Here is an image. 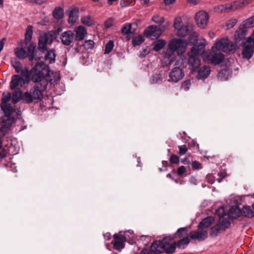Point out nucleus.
<instances>
[{"mask_svg": "<svg viewBox=\"0 0 254 254\" xmlns=\"http://www.w3.org/2000/svg\"><path fill=\"white\" fill-rule=\"evenodd\" d=\"M190 239L189 237H185L176 243L174 242V237L169 236L162 240L154 242L151 244V249L156 254H159L163 252L167 254H173L175 252L177 246L180 249H185L190 243Z\"/></svg>", "mask_w": 254, "mask_h": 254, "instance_id": "1", "label": "nucleus"}, {"mask_svg": "<svg viewBox=\"0 0 254 254\" xmlns=\"http://www.w3.org/2000/svg\"><path fill=\"white\" fill-rule=\"evenodd\" d=\"M35 60L38 63L29 71V76L33 82L39 84L42 89H46L49 80V66L43 63L41 57L36 56Z\"/></svg>", "mask_w": 254, "mask_h": 254, "instance_id": "2", "label": "nucleus"}, {"mask_svg": "<svg viewBox=\"0 0 254 254\" xmlns=\"http://www.w3.org/2000/svg\"><path fill=\"white\" fill-rule=\"evenodd\" d=\"M198 35L194 32L190 36V40L197 41L196 44L191 49L190 52L188 53L189 56L188 64L190 65V69L192 71H194L198 69L200 65V55L204 53L205 47L207 44L206 40L204 38H200L197 40Z\"/></svg>", "mask_w": 254, "mask_h": 254, "instance_id": "3", "label": "nucleus"}, {"mask_svg": "<svg viewBox=\"0 0 254 254\" xmlns=\"http://www.w3.org/2000/svg\"><path fill=\"white\" fill-rule=\"evenodd\" d=\"M186 47V44L184 40L177 39L173 40L169 43V48L164 55L163 62L165 63V65H169L175 61V51L184 52Z\"/></svg>", "mask_w": 254, "mask_h": 254, "instance_id": "4", "label": "nucleus"}, {"mask_svg": "<svg viewBox=\"0 0 254 254\" xmlns=\"http://www.w3.org/2000/svg\"><path fill=\"white\" fill-rule=\"evenodd\" d=\"M29 71L27 68H24L20 74H15L11 77L10 88L13 90L17 87H23L28 84L29 81Z\"/></svg>", "mask_w": 254, "mask_h": 254, "instance_id": "5", "label": "nucleus"}, {"mask_svg": "<svg viewBox=\"0 0 254 254\" xmlns=\"http://www.w3.org/2000/svg\"><path fill=\"white\" fill-rule=\"evenodd\" d=\"M237 44L231 43L227 38H222L212 47V51H221L227 53H233L236 50Z\"/></svg>", "mask_w": 254, "mask_h": 254, "instance_id": "6", "label": "nucleus"}, {"mask_svg": "<svg viewBox=\"0 0 254 254\" xmlns=\"http://www.w3.org/2000/svg\"><path fill=\"white\" fill-rule=\"evenodd\" d=\"M210 223H199L198 229L196 231L191 232L190 234V238L192 240L202 241L205 240L208 236V233L205 230Z\"/></svg>", "mask_w": 254, "mask_h": 254, "instance_id": "7", "label": "nucleus"}, {"mask_svg": "<svg viewBox=\"0 0 254 254\" xmlns=\"http://www.w3.org/2000/svg\"><path fill=\"white\" fill-rule=\"evenodd\" d=\"M182 19L181 18H177L175 19L174 27L177 31V34L179 37H184L186 36L191 29L190 24L181 25Z\"/></svg>", "mask_w": 254, "mask_h": 254, "instance_id": "8", "label": "nucleus"}, {"mask_svg": "<svg viewBox=\"0 0 254 254\" xmlns=\"http://www.w3.org/2000/svg\"><path fill=\"white\" fill-rule=\"evenodd\" d=\"M14 110L11 111L9 113H4V115L2 117L1 123V131L3 135H5L7 132V129L9 128L14 123V118L12 116V114Z\"/></svg>", "mask_w": 254, "mask_h": 254, "instance_id": "9", "label": "nucleus"}, {"mask_svg": "<svg viewBox=\"0 0 254 254\" xmlns=\"http://www.w3.org/2000/svg\"><path fill=\"white\" fill-rule=\"evenodd\" d=\"M36 56L41 57L43 63L47 64H52L55 62L56 54L53 50L36 51Z\"/></svg>", "mask_w": 254, "mask_h": 254, "instance_id": "10", "label": "nucleus"}, {"mask_svg": "<svg viewBox=\"0 0 254 254\" xmlns=\"http://www.w3.org/2000/svg\"><path fill=\"white\" fill-rule=\"evenodd\" d=\"M164 29L161 27L151 25L144 30V35L152 39H157L161 35Z\"/></svg>", "mask_w": 254, "mask_h": 254, "instance_id": "11", "label": "nucleus"}, {"mask_svg": "<svg viewBox=\"0 0 254 254\" xmlns=\"http://www.w3.org/2000/svg\"><path fill=\"white\" fill-rule=\"evenodd\" d=\"M53 40L52 34L49 32L41 35L39 39L38 51H45L47 50L48 45L51 44Z\"/></svg>", "mask_w": 254, "mask_h": 254, "instance_id": "12", "label": "nucleus"}, {"mask_svg": "<svg viewBox=\"0 0 254 254\" xmlns=\"http://www.w3.org/2000/svg\"><path fill=\"white\" fill-rule=\"evenodd\" d=\"M254 53V38L249 39H247V42L243 49L242 55L243 58L250 59Z\"/></svg>", "mask_w": 254, "mask_h": 254, "instance_id": "13", "label": "nucleus"}, {"mask_svg": "<svg viewBox=\"0 0 254 254\" xmlns=\"http://www.w3.org/2000/svg\"><path fill=\"white\" fill-rule=\"evenodd\" d=\"M113 238L114 240L112 243L115 250L119 251L124 248L125 242L127 239L122 232L115 234L113 236Z\"/></svg>", "mask_w": 254, "mask_h": 254, "instance_id": "14", "label": "nucleus"}, {"mask_svg": "<svg viewBox=\"0 0 254 254\" xmlns=\"http://www.w3.org/2000/svg\"><path fill=\"white\" fill-rule=\"evenodd\" d=\"M217 51L206 53L204 56V60L214 64L221 63L224 59V55L221 53H216Z\"/></svg>", "mask_w": 254, "mask_h": 254, "instance_id": "15", "label": "nucleus"}, {"mask_svg": "<svg viewBox=\"0 0 254 254\" xmlns=\"http://www.w3.org/2000/svg\"><path fill=\"white\" fill-rule=\"evenodd\" d=\"M11 99V94L9 92L3 93L1 99L0 107L4 113H9L13 110L11 104L8 103Z\"/></svg>", "mask_w": 254, "mask_h": 254, "instance_id": "16", "label": "nucleus"}, {"mask_svg": "<svg viewBox=\"0 0 254 254\" xmlns=\"http://www.w3.org/2000/svg\"><path fill=\"white\" fill-rule=\"evenodd\" d=\"M209 16L204 11H199L195 15V20L197 25L202 28H204L207 24Z\"/></svg>", "mask_w": 254, "mask_h": 254, "instance_id": "17", "label": "nucleus"}, {"mask_svg": "<svg viewBox=\"0 0 254 254\" xmlns=\"http://www.w3.org/2000/svg\"><path fill=\"white\" fill-rule=\"evenodd\" d=\"M184 76V73L180 67L173 68L169 75L168 81L177 82L181 80Z\"/></svg>", "mask_w": 254, "mask_h": 254, "instance_id": "18", "label": "nucleus"}, {"mask_svg": "<svg viewBox=\"0 0 254 254\" xmlns=\"http://www.w3.org/2000/svg\"><path fill=\"white\" fill-rule=\"evenodd\" d=\"M74 39V33L71 30L63 32L60 37L62 43L65 46H70Z\"/></svg>", "mask_w": 254, "mask_h": 254, "instance_id": "19", "label": "nucleus"}, {"mask_svg": "<svg viewBox=\"0 0 254 254\" xmlns=\"http://www.w3.org/2000/svg\"><path fill=\"white\" fill-rule=\"evenodd\" d=\"M250 0H244L243 1H235L232 3H226L223 4L225 12L231 10H234L239 7H240L242 5L249 3Z\"/></svg>", "mask_w": 254, "mask_h": 254, "instance_id": "20", "label": "nucleus"}, {"mask_svg": "<svg viewBox=\"0 0 254 254\" xmlns=\"http://www.w3.org/2000/svg\"><path fill=\"white\" fill-rule=\"evenodd\" d=\"M230 224L231 223H216V225L211 227L210 235L213 237L218 235L219 233L228 228Z\"/></svg>", "mask_w": 254, "mask_h": 254, "instance_id": "21", "label": "nucleus"}, {"mask_svg": "<svg viewBox=\"0 0 254 254\" xmlns=\"http://www.w3.org/2000/svg\"><path fill=\"white\" fill-rule=\"evenodd\" d=\"M46 89H42L39 84H37L33 88H31L30 92L35 100H41L43 98V91Z\"/></svg>", "mask_w": 254, "mask_h": 254, "instance_id": "22", "label": "nucleus"}, {"mask_svg": "<svg viewBox=\"0 0 254 254\" xmlns=\"http://www.w3.org/2000/svg\"><path fill=\"white\" fill-rule=\"evenodd\" d=\"M73 32L74 33V39L77 41L83 40L87 34L86 30L83 26L76 27Z\"/></svg>", "mask_w": 254, "mask_h": 254, "instance_id": "23", "label": "nucleus"}, {"mask_svg": "<svg viewBox=\"0 0 254 254\" xmlns=\"http://www.w3.org/2000/svg\"><path fill=\"white\" fill-rule=\"evenodd\" d=\"M241 210L237 206H233L230 208L228 213V220H233L241 216Z\"/></svg>", "mask_w": 254, "mask_h": 254, "instance_id": "24", "label": "nucleus"}, {"mask_svg": "<svg viewBox=\"0 0 254 254\" xmlns=\"http://www.w3.org/2000/svg\"><path fill=\"white\" fill-rule=\"evenodd\" d=\"M215 214L219 218L218 222H229L228 214L226 213L224 207L218 208L216 210Z\"/></svg>", "mask_w": 254, "mask_h": 254, "instance_id": "25", "label": "nucleus"}, {"mask_svg": "<svg viewBox=\"0 0 254 254\" xmlns=\"http://www.w3.org/2000/svg\"><path fill=\"white\" fill-rule=\"evenodd\" d=\"M247 30L245 25H241L235 34V39L236 42H240L241 40L244 39L246 36Z\"/></svg>", "mask_w": 254, "mask_h": 254, "instance_id": "26", "label": "nucleus"}, {"mask_svg": "<svg viewBox=\"0 0 254 254\" xmlns=\"http://www.w3.org/2000/svg\"><path fill=\"white\" fill-rule=\"evenodd\" d=\"M211 70L209 66H204L198 70L197 78L198 79H205L208 76Z\"/></svg>", "mask_w": 254, "mask_h": 254, "instance_id": "27", "label": "nucleus"}, {"mask_svg": "<svg viewBox=\"0 0 254 254\" xmlns=\"http://www.w3.org/2000/svg\"><path fill=\"white\" fill-rule=\"evenodd\" d=\"M78 9L77 8H74L70 11L68 19L69 24L72 25L75 23L78 18Z\"/></svg>", "mask_w": 254, "mask_h": 254, "instance_id": "28", "label": "nucleus"}, {"mask_svg": "<svg viewBox=\"0 0 254 254\" xmlns=\"http://www.w3.org/2000/svg\"><path fill=\"white\" fill-rule=\"evenodd\" d=\"M23 93L22 91L20 89H17L12 93L11 95V100L13 104H16L22 99Z\"/></svg>", "mask_w": 254, "mask_h": 254, "instance_id": "29", "label": "nucleus"}, {"mask_svg": "<svg viewBox=\"0 0 254 254\" xmlns=\"http://www.w3.org/2000/svg\"><path fill=\"white\" fill-rule=\"evenodd\" d=\"M241 215L247 217L254 216V212L250 206H244L241 210Z\"/></svg>", "mask_w": 254, "mask_h": 254, "instance_id": "30", "label": "nucleus"}, {"mask_svg": "<svg viewBox=\"0 0 254 254\" xmlns=\"http://www.w3.org/2000/svg\"><path fill=\"white\" fill-rule=\"evenodd\" d=\"M188 229L187 227L181 228L175 233L174 237L179 239L188 237Z\"/></svg>", "mask_w": 254, "mask_h": 254, "instance_id": "31", "label": "nucleus"}, {"mask_svg": "<svg viewBox=\"0 0 254 254\" xmlns=\"http://www.w3.org/2000/svg\"><path fill=\"white\" fill-rule=\"evenodd\" d=\"M64 14V9L61 7H56L53 11V17L57 20L63 18Z\"/></svg>", "mask_w": 254, "mask_h": 254, "instance_id": "32", "label": "nucleus"}, {"mask_svg": "<svg viewBox=\"0 0 254 254\" xmlns=\"http://www.w3.org/2000/svg\"><path fill=\"white\" fill-rule=\"evenodd\" d=\"M81 22L85 25L91 26L95 23L93 18L90 15H85L81 18Z\"/></svg>", "mask_w": 254, "mask_h": 254, "instance_id": "33", "label": "nucleus"}, {"mask_svg": "<svg viewBox=\"0 0 254 254\" xmlns=\"http://www.w3.org/2000/svg\"><path fill=\"white\" fill-rule=\"evenodd\" d=\"M15 54L16 57L19 59H23L28 57L26 50L23 48H16L15 50Z\"/></svg>", "mask_w": 254, "mask_h": 254, "instance_id": "34", "label": "nucleus"}, {"mask_svg": "<svg viewBox=\"0 0 254 254\" xmlns=\"http://www.w3.org/2000/svg\"><path fill=\"white\" fill-rule=\"evenodd\" d=\"M11 62L16 72L21 73L23 69L22 68V65L20 62L17 61L16 59H14L11 60Z\"/></svg>", "mask_w": 254, "mask_h": 254, "instance_id": "35", "label": "nucleus"}, {"mask_svg": "<svg viewBox=\"0 0 254 254\" xmlns=\"http://www.w3.org/2000/svg\"><path fill=\"white\" fill-rule=\"evenodd\" d=\"M35 46L30 44V45L27 48V55L29 61H32L33 59L35 60L36 57V53L34 54Z\"/></svg>", "mask_w": 254, "mask_h": 254, "instance_id": "36", "label": "nucleus"}, {"mask_svg": "<svg viewBox=\"0 0 254 254\" xmlns=\"http://www.w3.org/2000/svg\"><path fill=\"white\" fill-rule=\"evenodd\" d=\"M131 23H127L122 27V33L123 35H127V37L131 33Z\"/></svg>", "mask_w": 254, "mask_h": 254, "instance_id": "37", "label": "nucleus"}, {"mask_svg": "<svg viewBox=\"0 0 254 254\" xmlns=\"http://www.w3.org/2000/svg\"><path fill=\"white\" fill-rule=\"evenodd\" d=\"M165 44L166 42L164 40L162 39H159L155 42L154 44L153 49L155 51H158L162 49Z\"/></svg>", "mask_w": 254, "mask_h": 254, "instance_id": "38", "label": "nucleus"}, {"mask_svg": "<svg viewBox=\"0 0 254 254\" xmlns=\"http://www.w3.org/2000/svg\"><path fill=\"white\" fill-rule=\"evenodd\" d=\"M230 71L226 69H224L218 74V78L221 80H225L228 79Z\"/></svg>", "mask_w": 254, "mask_h": 254, "instance_id": "39", "label": "nucleus"}, {"mask_svg": "<svg viewBox=\"0 0 254 254\" xmlns=\"http://www.w3.org/2000/svg\"><path fill=\"white\" fill-rule=\"evenodd\" d=\"M22 99L27 103H31L35 100L30 91L25 92L23 94Z\"/></svg>", "mask_w": 254, "mask_h": 254, "instance_id": "40", "label": "nucleus"}, {"mask_svg": "<svg viewBox=\"0 0 254 254\" xmlns=\"http://www.w3.org/2000/svg\"><path fill=\"white\" fill-rule=\"evenodd\" d=\"M151 241V237L147 235H142L140 236L138 241L142 243L144 245H147Z\"/></svg>", "mask_w": 254, "mask_h": 254, "instance_id": "41", "label": "nucleus"}, {"mask_svg": "<svg viewBox=\"0 0 254 254\" xmlns=\"http://www.w3.org/2000/svg\"><path fill=\"white\" fill-rule=\"evenodd\" d=\"M33 34L32 26L28 25L26 28V33L25 34V38L26 41H29L31 40Z\"/></svg>", "mask_w": 254, "mask_h": 254, "instance_id": "42", "label": "nucleus"}, {"mask_svg": "<svg viewBox=\"0 0 254 254\" xmlns=\"http://www.w3.org/2000/svg\"><path fill=\"white\" fill-rule=\"evenodd\" d=\"M144 41V39L142 36L139 35L137 36L134 37L132 39V44L134 46H139L142 44Z\"/></svg>", "mask_w": 254, "mask_h": 254, "instance_id": "43", "label": "nucleus"}, {"mask_svg": "<svg viewBox=\"0 0 254 254\" xmlns=\"http://www.w3.org/2000/svg\"><path fill=\"white\" fill-rule=\"evenodd\" d=\"M114 47V43L113 41L110 40L105 45V54H109L112 51Z\"/></svg>", "mask_w": 254, "mask_h": 254, "instance_id": "44", "label": "nucleus"}, {"mask_svg": "<svg viewBox=\"0 0 254 254\" xmlns=\"http://www.w3.org/2000/svg\"><path fill=\"white\" fill-rule=\"evenodd\" d=\"M162 79V75L161 74H156L152 76L150 82L152 84H156L159 83Z\"/></svg>", "mask_w": 254, "mask_h": 254, "instance_id": "45", "label": "nucleus"}, {"mask_svg": "<svg viewBox=\"0 0 254 254\" xmlns=\"http://www.w3.org/2000/svg\"><path fill=\"white\" fill-rule=\"evenodd\" d=\"M152 20L153 22L158 23L162 24L164 22V18L163 16L159 15H155L152 17Z\"/></svg>", "mask_w": 254, "mask_h": 254, "instance_id": "46", "label": "nucleus"}, {"mask_svg": "<svg viewBox=\"0 0 254 254\" xmlns=\"http://www.w3.org/2000/svg\"><path fill=\"white\" fill-rule=\"evenodd\" d=\"M254 25V16L248 18L242 25H245V27H253Z\"/></svg>", "mask_w": 254, "mask_h": 254, "instance_id": "47", "label": "nucleus"}, {"mask_svg": "<svg viewBox=\"0 0 254 254\" xmlns=\"http://www.w3.org/2000/svg\"><path fill=\"white\" fill-rule=\"evenodd\" d=\"M192 168L193 170H199L202 168V166L198 161H194L192 162Z\"/></svg>", "mask_w": 254, "mask_h": 254, "instance_id": "48", "label": "nucleus"}, {"mask_svg": "<svg viewBox=\"0 0 254 254\" xmlns=\"http://www.w3.org/2000/svg\"><path fill=\"white\" fill-rule=\"evenodd\" d=\"M187 172V169L184 166H181L178 168L177 170V175L179 176H182L185 173Z\"/></svg>", "mask_w": 254, "mask_h": 254, "instance_id": "49", "label": "nucleus"}, {"mask_svg": "<svg viewBox=\"0 0 254 254\" xmlns=\"http://www.w3.org/2000/svg\"><path fill=\"white\" fill-rule=\"evenodd\" d=\"M179 153L180 155H184L186 154L188 150V148L186 145L179 146Z\"/></svg>", "mask_w": 254, "mask_h": 254, "instance_id": "50", "label": "nucleus"}, {"mask_svg": "<svg viewBox=\"0 0 254 254\" xmlns=\"http://www.w3.org/2000/svg\"><path fill=\"white\" fill-rule=\"evenodd\" d=\"M215 221V219L214 216H209L206 217V218L203 219L200 222H214Z\"/></svg>", "mask_w": 254, "mask_h": 254, "instance_id": "51", "label": "nucleus"}, {"mask_svg": "<svg viewBox=\"0 0 254 254\" xmlns=\"http://www.w3.org/2000/svg\"><path fill=\"white\" fill-rule=\"evenodd\" d=\"M170 162L173 164H178L179 162V157L176 155H173L170 159Z\"/></svg>", "mask_w": 254, "mask_h": 254, "instance_id": "52", "label": "nucleus"}, {"mask_svg": "<svg viewBox=\"0 0 254 254\" xmlns=\"http://www.w3.org/2000/svg\"><path fill=\"white\" fill-rule=\"evenodd\" d=\"M214 11L217 13H223L225 12L224 10V6L222 5H219L217 6H215L214 8Z\"/></svg>", "mask_w": 254, "mask_h": 254, "instance_id": "53", "label": "nucleus"}, {"mask_svg": "<svg viewBox=\"0 0 254 254\" xmlns=\"http://www.w3.org/2000/svg\"><path fill=\"white\" fill-rule=\"evenodd\" d=\"M114 19L113 18H110L107 20L105 23V26L107 28L111 27L114 24Z\"/></svg>", "mask_w": 254, "mask_h": 254, "instance_id": "54", "label": "nucleus"}, {"mask_svg": "<svg viewBox=\"0 0 254 254\" xmlns=\"http://www.w3.org/2000/svg\"><path fill=\"white\" fill-rule=\"evenodd\" d=\"M237 20L236 19H232L230 20L229 21H228L227 23V27L228 28H231L233 27L237 23Z\"/></svg>", "mask_w": 254, "mask_h": 254, "instance_id": "55", "label": "nucleus"}, {"mask_svg": "<svg viewBox=\"0 0 254 254\" xmlns=\"http://www.w3.org/2000/svg\"><path fill=\"white\" fill-rule=\"evenodd\" d=\"M206 179L207 182L210 184H213L215 182L214 177L211 174L207 175L206 177Z\"/></svg>", "mask_w": 254, "mask_h": 254, "instance_id": "56", "label": "nucleus"}, {"mask_svg": "<svg viewBox=\"0 0 254 254\" xmlns=\"http://www.w3.org/2000/svg\"><path fill=\"white\" fill-rule=\"evenodd\" d=\"M94 42L92 40H88L85 42V45L88 49H92L94 47Z\"/></svg>", "mask_w": 254, "mask_h": 254, "instance_id": "57", "label": "nucleus"}, {"mask_svg": "<svg viewBox=\"0 0 254 254\" xmlns=\"http://www.w3.org/2000/svg\"><path fill=\"white\" fill-rule=\"evenodd\" d=\"M149 53V51L147 49H144L140 54V57L143 58L145 57Z\"/></svg>", "mask_w": 254, "mask_h": 254, "instance_id": "58", "label": "nucleus"}, {"mask_svg": "<svg viewBox=\"0 0 254 254\" xmlns=\"http://www.w3.org/2000/svg\"><path fill=\"white\" fill-rule=\"evenodd\" d=\"M46 0H33L32 3H35L37 4L41 5L46 2Z\"/></svg>", "mask_w": 254, "mask_h": 254, "instance_id": "59", "label": "nucleus"}, {"mask_svg": "<svg viewBox=\"0 0 254 254\" xmlns=\"http://www.w3.org/2000/svg\"><path fill=\"white\" fill-rule=\"evenodd\" d=\"M218 176L222 178H225L227 176L226 171L225 170L220 171L218 173Z\"/></svg>", "mask_w": 254, "mask_h": 254, "instance_id": "60", "label": "nucleus"}, {"mask_svg": "<svg viewBox=\"0 0 254 254\" xmlns=\"http://www.w3.org/2000/svg\"><path fill=\"white\" fill-rule=\"evenodd\" d=\"M140 254H152V252L150 251V250L145 249V250H142Z\"/></svg>", "mask_w": 254, "mask_h": 254, "instance_id": "61", "label": "nucleus"}, {"mask_svg": "<svg viewBox=\"0 0 254 254\" xmlns=\"http://www.w3.org/2000/svg\"><path fill=\"white\" fill-rule=\"evenodd\" d=\"M176 0H164L165 5H169L172 4Z\"/></svg>", "mask_w": 254, "mask_h": 254, "instance_id": "62", "label": "nucleus"}, {"mask_svg": "<svg viewBox=\"0 0 254 254\" xmlns=\"http://www.w3.org/2000/svg\"><path fill=\"white\" fill-rule=\"evenodd\" d=\"M190 81H186L183 85V87L185 89H188V88H186V86H188L189 85H190Z\"/></svg>", "mask_w": 254, "mask_h": 254, "instance_id": "63", "label": "nucleus"}, {"mask_svg": "<svg viewBox=\"0 0 254 254\" xmlns=\"http://www.w3.org/2000/svg\"><path fill=\"white\" fill-rule=\"evenodd\" d=\"M209 35L211 38H213L215 36V34L214 33H209Z\"/></svg>", "mask_w": 254, "mask_h": 254, "instance_id": "64", "label": "nucleus"}]
</instances>
